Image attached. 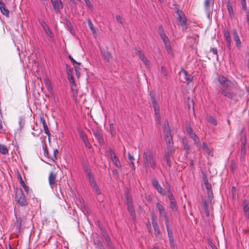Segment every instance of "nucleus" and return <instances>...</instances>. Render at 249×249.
I'll return each mask as SVG.
<instances>
[{
  "label": "nucleus",
  "instance_id": "6ab92c4d",
  "mask_svg": "<svg viewBox=\"0 0 249 249\" xmlns=\"http://www.w3.org/2000/svg\"><path fill=\"white\" fill-rule=\"evenodd\" d=\"M80 136L81 139L84 142L85 146L88 148H90L91 145L88 140L87 135L84 133L81 132L80 134Z\"/></svg>",
  "mask_w": 249,
  "mask_h": 249
},
{
  "label": "nucleus",
  "instance_id": "0e129e2a",
  "mask_svg": "<svg viewBox=\"0 0 249 249\" xmlns=\"http://www.w3.org/2000/svg\"><path fill=\"white\" fill-rule=\"evenodd\" d=\"M70 1L73 3H77L78 2H79L80 1V0H70Z\"/></svg>",
  "mask_w": 249,
  "mask_h": 249
},
{
  "label": "nucleus",
  "instance_id": "7c9ffc66",
  "mask_svg": "<svg viewBox=\"0 0 249 249\" xmlns=\"http://www.w3.org/2000/svg\"><path fill=\"white\" fill-rule=\"evenodd\" d=\"M127 209L129 212L130 215L132 217L133 219H134L135 218L136 214L135 210L133 208V205L127 206Z\"/></svg>",
  "mask_w": 249,
  "mask_h": 249
},
{
  "label": "nucleus",
  "instance_id": "6e6552de",
  "mask_svg": "<svg viewBox=\"0 0 249 249\" xmlns=\"http://www.w3.org/2000/svg\"><path fill=\"white\" fill-rule=\"evenodd\" d=\"M56 177L57 174L53 172H50L49 176V185L52 189H53L54 188L56 187Z\"/></svg>",
  "mask_w": 249,
  "mask_h": 249
},
{
  "label": "nucleus",
  "instance_id": "4c0bfd02",
  "mask_svg": "<svg viewBox=\"0 0 249 249\" xmlns=\"http://www.w3.org/2000/svg\"><path fill=\"white\" fill-rule=\"evenodd\" d=\"M180 23V25L182 27V30L183 31L186 30L188 27V24L187 23V19L182 21Z\"/></svg>",
  "mask_w": 249,
  "mask_h": 249
},
{
  "label": "nucleus",
  "instance_id": "09e8293b",
  "mask_svg": "<svg viewBox=\"0 0 249 249\" xmlns=\"http://www.w3.org/2000/svg\"><path fill=\"white\" fill-rule=\"evenodd\" d=\"M87 6H88L89 8H92V5L89 0H84Z\"/></svg>",
  "mask_w": 249,
  "mask_h": 249
},
{
  "label": "nucleus",
  "instance_id": "ddd939ff",
  "mask_svg": "<svg viewBox=\"0 0 249 249\" xmlns=\"http://www.w3.org/2000/svg\"><path fill=\"white\" fill-rule=\"evenodd\" d=\"M156 205L159 211L160 215L164 217L165 221L168 220V217L164 206L160 203H157Z\"/></svg>",
  "mask_w": 249,
  "mask_h": 249
},
{
  "label": "nucleus",
  "instance_id": "a18cd8bd",
  "mask_svg": "<svg viewBox=\"0 0 249 249\" xmlns=\"http://www.w3.org/2000/svg\"><path fill=\"white\" fill-rule=\"evenodd\" d=\"M116 20L118 22L123 24L124 22V19L120 16L117 15L116 16Z\"/></svg>",
  "mask_w": 249,
  "mask_h": 249
},
{
  "label": "nucleus",
  "instance_id": "f03ea898",
  "mask_svg": "<svg viewBox=\"0 0 249 249\" xmlns=\"http://www.w3.org/2000/svg\"><path fill=\"white\" fill-rule=\"evenodd\" d=\"M143 166L146 171L149 168L155 170L157 167L155 154L150 147L147 148L143 152Z\"/></svg>",
  "mask_w": 249,
  "mask_h": 249
},
{
  "label": "nucleus",
  "instance_id": "69168bd1",
  "mask_svg": "<svg viewBox=\"0 0 249 249\" xmlns=\"http://www.w3.org/2000/svg\"><path fill=\"white\" fill-rule=\"evenodd\" d=\"M113 173L114 175H117L118 174V171L116 169H115L113 171Z\"/></svg>",
  "mask_w": 249,
  "mask_h": 249
},
{
  "label": "nucleus",
  "instance_id": "e433bc0d",
  "mask_svg": "<svg viewBox=\"0 0 249 249\" xmlns=\"http://www.w3.org/2000/svg\"><path fill=\"white\" fill-rule=\"evenodd\" d=\"M109 132L112 136H114L116 134L115 129L114 127L113 124H110L109 125Z\"/></svg>",
  "mask_w": 249,
  "mask_h": 249
},
{
  "label": "nucleus",
  "instance_id": "a878e982",
  "mask_svg": "<svg viewBox=\"0 0 249 249\" xmlns=\"http://www.w3.org/2000/svg\"><path fill=\"white\" fill-rule=\"evenodd\" d=\"M202 148L207 152L210 156H213V152L212 149L208 147L207 143L205 142L203 143Z\"/></svg>",
  "mask_w": 249,
  "mask_h": 249
},
{
  "label": "nucleus",
  "instance_id": "9d476101",
  "mask_svg": "<svg viewBox=\"0 0 249 249\" xmlns=\"http://www.w3.org/2000/svg\"><path fill=\"white\" fill-rule=\"evenodd\" d=\"M160 38L163 40V42H164L166 50L167 52L169 53H172V49L170 45V41L168 36H167L166 35H163Z\"/></svg>",
  "mask_w": 249,
  "mask_h": 249
},
{
  "label": "nucleus",
  "instance_id": "412c9836",
  "mask_svg": "<svg viewBox=\"0 0 249 249\" xmlns=\"http://www.w3.org/2000/svg\"><path fill=\"white\" fill-rule=\"evenodd\" d=\"M243 210L245 215L249 219V202L246 200L243 202Z\"/></svg>",
  "mask_w": 249,
  "mask_h": 249
},
{
  "label": "nucleus",
  "instance_id": "aec40b11",
  "mask_svg": "<svg viewBox=\"0 0 249 249\" xmlns=\"http://www.w3.org/2000/svg\"><path fill=\"white\" fill-rule=\"evenodd\" d=\"M44 84L50 92H52L53 91V86L51 80L47 77L44 79Z\"/></svg>",
  "mask_w": 249,
  "mask_h": 249
},
{
  "label": "nucleus",
  "instance_id": "f704fd0d",
  "mask_svg": "<svg viewBox=\"0 0 249 249\" xmlns=\"http://www.w3.org/2000/svg\"><path fill=\"white\" fill-rule=\"evenodd\" d=\"M91 186L92 187V188H93V191H94V192L97 194V195H99L101 194V191L99 189V187L98 186L97 184L96 183L92 184L91 185Z\"/></svg>",
  "mask_w": 249,
  "mask_h": 249
},
{
  "label": "nucleus",
  "instance_id": "0eeeda50",
  "mask_svg": "<svg viewBox=\"0 0 249 249\" xmlns=\"http://www.w3.org/2000/svg\"><path fill=\"white\" fill-rule=\"evenodd\" d=\"M151 221L154 229V234L156 237H158L160 234V231L158 224L157 217L154 214L152 215Z\"/></svg>",
  "mask_w": 249,
  "mask_h": 249
},
{
  "label": "nucleus",
  "instance_id": "5701e85b",
  "mask_svg": "<svg viewBox=\"0 0 249 249\" xmlns=\"http://www.w3.org/2000/svg\"><path fill=\"white\" fill-rule=\"evenodd\" d=\"M138 55L139 56L140 58L143 62L144 65L146 66H148L149 65V61L147 59V58L145 57V56L143 54V53L142 52H141V51H139L138 52Z\"/></svg>",
  "mask_w": 249,
  "mask_h": 249
},
{
  "label": "nucleus",
  "instance_id": "393cba45",
  "mask_svg": "<svg viewBox=\"0 0 249 249\" xmlns=\"http://www.w3.org/2000/svg\"><path fill=\"white\" fill-rule=\"evenodd\" d=\"M41 121L42 123V124H43V128H44V130L45 131V133L49 136L50 137L51 136V133L50 132V131H49V129L48 127V126L47 125V124L46 123V121L45 120V119L42 118H41Z\"/></svg>",
  "mask_w": 249,
  "mask_h": 249
},
{
  "label": "nucleus",
  "instance_id": "bb28decb",
  "mask_svg": "<svg viewBox=\"0 0 249 249\" xmlns=\"http://www.w3.org/2000/svg\"><path fill=\"white\" fill-rule=\"evenodd\" d=\"M0 9L1 12L6 16H8L9 15V10L6 8L5 6L4 3H1L0 5Z\"/></svg>",
  "mask_w": 249,
  "mask_h": 249
},
{
  "label": "nucleus",
  "instance_id": "58836bf2",
  "mask_svg": "<svg viewBox=\"0 0 249 249\" xmlns=\"http://www.w3.org/2000/svg\"><path fill=\"white\" fill-rule=\"evenodd\" d=\"M227 9H228V11L230 16L231 17L233 16L234 13H233L232 7L231 4H229V3L228 4Z\"/></svg>",
  "mask_w": 249,
  "mask_h": 249
},
{
  "label": "nucleus",
  "instance_id": "4468645a",
  "mask_svg": "<svg viewBox=\"0 0 249 249\" xmlns=\"http://www.w3.org/2000/svg\"><path fill=\"white\" fill-rule=\"evenodd\" d=\"M93 135L95 138L98 140L100 144H103L104 139L102 133L98 129H95L93 131Z\"/></svg>",
  "mask_w": 249,
  "mask_h": 249
},
{
  "label": "nucleus",
  "instance_id": "4d7b16f0",
  "mask_svg": "<svg viewBox=\"0 0 249 249\" xmlns=\"http://www.w3.org/2000/svg\"><path fill=\"white\" fill-rule=\"evenodd\" d=\"M246 150V146H245V142L242 143L241 144V151H243L244 153L245 152Z\"/></svg>",
  "mask_w": 249,
  "mask_h": 249
},
{
  "label": "nucleus",
  "instance_id": "bf43d9fd",
  "mask_svg": "<svg viewBox=\"0 0 249 249\" xmlns=\"http://www.w3.org/2000/svg\"><path fill=\"white\" fill-rule=\"evenodd\" d=\"M169 237V241H170V244L172 246H173V244H174V239H173V235L172 236H168Z\"/></svg>",
  "mask_w": 249,
  "mask_h": 249
},
{
  "label": "nucleus",
  "instance_id": "f257e3e1",
  "mask_svg": "<svg viewBox=\"0 0 249 249\" xmlns=\"http://www.w3.org/2000/svg\"><path fill=\"white\" fill-rule=\"evenodd\" d=\"M217 79L221 87L219 92L229 99H234L236 94L231 91V89L235 86L236 82L230 80L223 75H218Z\"/></svg>",
  "mask_w": 249,
  "mask_h": 249
},
{
  "label": "nucleus",
  "instance_id": "5fc2aeb1",
  "mask_svg": "<svg viewBox=\"0 0 249 249\" xmlns=\"http://www.w3.org/2000/svg\"><path fill=\"white\" fill-rule=\"evenodd\" d=\"M182 143L184 146L188 144V142L186 138H182Z\"/></svg>",
  "mask_w": 249,
  "mask_h": 249
},
{
  "label": "nucleus",
  "instance_id": "c85d7f7f",
  "mask_svg": "<svg viewBox=\"0 0 249 249\" xmlns=\"http://www.w3.org/2000/svg\"><path fill=\"white\" fill-rule=\"evenodd\" d=\"M165 225H166V229H167V231L168 232V236L171 237V236L173 235V232H172V230L171 229V226H170V224H169V219L165 220Z\"/></svg>",
  "mask_w": 249,
  "mask_h": 249
},
{
  "label": "nucleus",
  "instance_id": "338daca9",
  "mask_svg": "<svg viewBox=\"0 0 249 249\" xmlns=\"http://www.w3.org/2000/svg\"><path fill=\"white\" fill-rule=\"evenodd\" d=\"M208 195L209 196H210V195H213V192L212 190H211V192H209V191H207Z\"/></svg>",
  "mask_w": 249,
  "mask_h": 249
},
{
  "label": "nucleus",
  "instance_id": "39448f33",
  "mask_svg": "<svg viewBox=\"0 0 249 249\" xmlns=\"http://www.w3.org/2000/svg\"><path fill=\"white\" fill-rule=\"evenodd\" d=\"M179 74L181 81L184 83H189L192 82L193 80V76L191 74H189L187 71L184 69H181L179 71Z\"/></svg>",
  "mask_w": 249,
  "mask_h": 249
},
{
  "label": "nucleus",
  "instance_id": "680f3d73",
  "mask_svg": "<svg viewBox=\"0 0 249 249\" xmlns=\"http://www.w3.org/2000/svg\"><path fill=\"white\" fill-rule=\"evenodd\" d=\"M236 190V189L235 187H232L231 192H232L233 195H234V194H235Z\"/></svg>",
  "mask_w": 249,
  "mask_h": 249
},
{
  "label": "nucleus",
  "instance_id": "774afa93",
  "mask_svg": "<svg viewBox=\"0 0 249 249\" xmlns=\"http://www.w3.org/2000/svg\"><path fill=\"white\" fill-rule=\"evenodd\" d=\"M247 92H248V93L249 94V87H248L247 89Z\"/></svg>",
  "mask_w": 249,
  "mask_h": 249
},
{
  "label": "nucleus",
  "instance_id": "79ce46f5",
  "mask_svg": "<svg viewBox=\"0 0 249 249\" xmlns=\"http://www.w3.org/2000/svg\"><path fill=\"white\" fill-rule=\"evenodd\" d=\"M126 197L127 205L128 206L133 205V201L131 196H129L128 195H127Z\"/></svg>",
  "mask_w": 249,
  "mask_h": 249
},
{
  "label": "nucleus",
  "instance_id": "13d9d810",
  "mask_svg": "<svg viewBox=\"0 0 249 249\" xmlns=\"http://www.w3.org/2000/svg\"><path fill=\"white\" fill-rule=\"evenodd\" d=\"M70 59L71 60V62L72 63H75V64H77L78 65L80 64L79 63H77L71 56H69Z\"/></svg>",
  "mask_w": 249,
  "mask_h": 249
},
{
  "label": "nucleus",
  "instance_id": "a211bd4d",
  "mask_svg": "<svg viewBox=\"0 0 249 249\" xmlns=\"http://www.w3.org/2000/svg\"><path fill=\"white\" fill-rule=\"evenodd\" d=\"M40 23L46 34L49 35L51 37H52L53 33L47 23L44 20L40 21Z\"/></svg>",
  "mask_w": 249,
  "mask_h": 249
},
{
  "label": "nucleus",
  "instance_id": "a19ab883",
  "mask_svg": "<svg viewBox=\"0 0 249 249\" xmlns=\"http://www.w3.org/2000/svg\"><path fill=\"white\" fill-rule=\"evenodd\" d=\"M170 208L173 210V211H177L178 207L177 205L176 201H172L171 202L170 204Z\"/></svg>",
  "mask_w": 249,
  "mask_h": 249
},
{
  "label": "nucleus",
  "instance_id": "f8f14e48",
  "mask_svg": "<svg viewBox=\"0 0 249 249\" xmlns=\"http://www.w3.org/2000/svg\"><path fill=\"white\" fill-rule=\"evenodd\" d=\"M109 154L114 164L115 165L116 167L121 169V165L120 161L118 157L116 155L115 153L113 151L112 149L109 150Z\"/></svg>",
  "mask_w": 249,
  "mask_h": 249
},
{
  "label": "nucleus",
  "instance_id": "473e14b6",
  "mask_svg": "<svg viewBox=\"0 0 249 249\" xmlns=\"http://www.w3.org/2000/svg\"><path fill=\"white\" fill-rule=\"evenodd\" d=\"M0 152L2 154L6 155L8 154V150L5 145L0 144Z\"/></svg>",
  "mask_w": 249,
  "mask_h": 249
},
{
  "label": "nucleus",
  "instance_id": "052dcab7",
  "mask_svg": "<svg viewBox=\"0 0 249 249\" xmlns=\"http://www.w3.org/2000/svg\"><path fill=\"white\" fill-rule=\"evenodd\" d=\"M156 119L157 120V121L159 123L160 120V113H159V116L157 115H155Z\"/></svg>",
  "mask_w": 249,
  "mask_h": 249
},
{
  "label": "nucleus",
  "instance_id": "37998d69",
  "mask_svg": "<svg viewBox=\"0 0 249 249\" xmlns=\"http://www.w3.org/2000/svg\"><path fill=\"white\" fill-rule=\"evenodd\" d=\"M158 32L160 37H161L162 35H166L164 33L163 28L161 26L159 27Z\"/></svg>",
  "mask_w": 249,
  "mask_h": 249
},
{
  "label": "nucleus",
  "instance_id": "ea45409f",
  "mask_svg": "<svg viewBox=\"0 0 249 249\" xmlns=\"http://www.w3.org/2000/svg\"><path fill=\"white\" fill-rule=\"evenodd\" d=\"M207 120H208V122L212 123L214 125H217L216 120L212 116L208 117Z\"/></svg>",
  "mask_w": 249,
  "mask_h": 249
},
{
  "label": "nucleus",
  "instance_id": "b1692460",
  "mask_svg": "<svg viewBox=\"0 0 249 249\" xmlns=\"http://www.w3.org/2000/svg\"><path fill=\"white\" fill-rule=\"evenodd\" d=\"M233 35H234V40L235 41L236 43V46L239 48L241 44V42L240 41V38L238 35V34L237 33L236 31H234L233 32Z\"/></svg>",
  "mask_w": 249,
  "mask_h": 249
},
{
  "label": "nucleus",
  "instance_id": "4be33fe9",
  "mask_svg": "<svg viewBox=\"0 0 249 249\" xmlns=\"http://www.w3.org/2000/svg\"><path fill=\"white\" fill-rule=\"evenodd\" d=\"M176 13L178 15V19L179 22H181L182 21L186 19L185 15L181 10L177 9Z\"/></svg>",
  "mask_w": 249,
  "mask_h": 249
},
{
  "label": "nucleus",
  "instance_id": "7ed1b4c3",
  "mask_svg": "<svg viewBox=\"0 0 249 249\" xmlns=\"http://www.w3.org/2000/svg\"><path fill=\"white\" fill-rule=\"evenodd\" d=\"M163 132L167 147H169V149H171V146H173V141L171 135V129L168 122L164 124L163 127Z\"/></svg>",
  "mask_w": 249,
  "mask_h": 249
},
{
  "label": "nucleus",
  "instance_id": "1a4fd4ad",
  "mask_svg": "<svg viewBox=\"0 0 249 249\" xmlns=\"http://www.w3.org/2000/svg\"><path fill=\"white\" fill-rule=\"evenodd\" d=\"M84 170L86 173L88 180L90 183V185H91L96 183L95 180L94 176L91 172V170L89 168L88 166H84Z\"/></svg>",
  "mask_w": 249,
  "mask_h": 249
},
{
  "label": "nucleus",
  "instance_id": "c756f323",
  "mask_svg": "<svg viewBox=\"0 0 249 249\" xmlns=\"http://www.w3.org/2000/svg\"><path fill=\"white\" fill-rule=\"evenodd\" d=\"M19 182H20V184H21V185L23 187V188H24V191L27 193H29V188L28 187V186H27L25 183H24V181L23 180V179H22V178L20 176V175H19Z\"/></svg>",
  "mask_w": 249,
  "mask_h": 249
},
{
  "label": "nucleus",
  "instance_id": "2f4dec72",
  "mask_svg": "<svg viewBox=\"0 0 249 249\" xmlns=\"http://www.w3.org/2000/svg\"><path fill=\"white\" fill-rule=\"evenodd\" d=\"M226 41L227 42L228 46L229 49L231 48V37L229 32H226L224 34Z\"/></svg>",
  "mask_w": 249,
  "mask_h": 249
},
{
  "label": "nucleus",
  "instance_id": "c9c22d12",
  "mask_svg": "<svg viewBox=\"0 0 249 249\" xmlns=\"http://www.w3.org/2000/svg\"><path fill=\"white\" fill-rule=\"evenodd\" d=\"M204 183L205 187L206 189H207V191L211 192V190H212V186H211V184L208 182L207 179L206 178V179H204Z\"/></svg>",
  "mask_w": 249,
  "mask_h": 249
},
{
  "label": "nucleus",
  "instance_id": "dca6fc26",
  "mask_svg": "<svg viewBox=\"0 0 249 249\" xmlns=\"http://www.w3.org/2000/svg\"><path fill=\"white\" fill-rule=\"evenodd\" d=\"M151 102L153 105V107L154 109L155 114V115H158L159 116V113H160V107L158 104L157 101H156L155 97L153 96H151Z\"/></svg>",
  "mask_w": 249,
  "mask_h": 249
},
{
  "label": "nucleus",
  "instance_id": "423d86ee",
  "mask_svg": "<svg viewBox=\"0 0 249 249\" xmlns=\"http://www.w3.org/2000/svg\"><path fill=\"white\" fill-rule=\"evenodd\" d=\"M187 133L189 134L190 137L193 140L194 144L197 147L200 149V141L199 138L197 136L196 133L193 131V129L191 126H188L186 129Z\"/></svg>",
  "mask_w": 249,
  "mask_h": 249
},
{
  "label": "nucleus",
  "instance_id": "c03bdc74",
  "mask_svg": "<svg viewBox=\"0 0 249 249\" xmlns=\"http://www.w3.org/2000/svg\"><path fill=\"white\" fill-rule=\"evenodd\" d=\"M58 153V151L57 149L53 150V156L51 158L52 160L53 161H55L57 159L56 156Z\"/></svg>",
  "mask_w": 249,
  "mask_h": 249
},
{
  "label": "nucleus",
  "instance_id": "864d4df0",
  "mask_svg": "<svg viewBox=\"0 0 249 249\" xmlns=\"http://www.w3.org/2000/svg\"><path fill=\"white\" fill-rule=\"evenodd\" d=\"M161 71H162V72L163 74L164 77L166 76L167 74V72L166 71L165 68L163 66L161 67Z\"/></svg>",
  "mask_w": 249,
  "mask_h": 249
},
{
  "label": "nucleus",
  "instance_id": "e2e57ef3",
  "mask_svg": "<svg viewBox=\"0 0 249 249\" xmlns=\"http://www.w3.org/2000/svg\"><path fill=\"white\" fill-rule=\"evenodd\" d=\"M212 52L214 54H217V50L216 49H215V48H213L212 50Z\"/></svg>",
  "mask_w": 249,
  "mask_h": 249
},
{
  "label": "nucleus",
  "instance_id": "3c124183",
  "mask_svg": "<svg viewBox=\"0 0 249 249\" xmlns=\"http://www.w3.org/2000/svg\"><path fill=\"white\" fill-rule=\"evenodd\" d=\"M168 197H169V199H170L171 202L176 201L175 199V197H174V196H173V195L172 194H170L169 196H168Z\"/></svg>",
  "mask_w": 249,
  "mask_h": 249
},
{
  "label": "nucleus",
  "instance_id": "de8ad7c7",
  "mask_svg": "<svg viewBox=\"0 0 249 249\" xmlns=\"http://www.w3.org/2000/svg\"><path fill=\"white\" fill-rule=\"evenodd\" d=\"M128 159L131 161V164L133 165V166H134V163L133 161L134 158L133 156H131L130 153H128Z\"/></svg>",
  "mask_w": 249,
  "mask_h": 249
},
{
  "label": "nucleus",
  "instance_id": "8fccbe9b",
  "mask_svg": "<svg viewBox=\"0 0 249 249\" xmlns=\"http://www.w3.org/2000/svg\"><path fill=\"white\" fill-rule=\"evenodd\" d=\"M241 3H242V8L244 10H246V9H247L246 0H241Z\"/></svg>",
  "mask_w": 249,
  "mask_h": 249
},
{
  "label": "nucleus",
  "instance_id": "6e6d98bb",
  "mask_svg": "<svg viewBox=\"0 0 249 249\" xmlns=\"http://www.w3.org/2000/svg\"><path fill=\"white\" fill-rule=\"evenodd\" d=\"M69 80L71 84L74 85V81L72 76H71L70 77H69Z\"/></svg>",
  "mask_w": 249,
  "mask_h": 249
},
{
  "label": "nucleus",
  "instance_id": "20e7f679",
  "mask_svg": "<svg viewBox=\"0 0 249 249\" xmlns=\"http://www.w3.org/2000/svg\"><path fill=\"white\" fill-rule=\"evenodd\" d=\"M15 196V200L19 205L24 206L27 205L26 196L22 190L17 191Z\"/></svg>",
  "mask_w": 249,
  "mask_h": 249
},
{
  "label": "nucleus",
  "instance_id": "603ef678",
  "mask_svg": "<svg viewBox=\"0 0 249 249\" xmlns=\"http://www.w3.org/2000/svg\"><path fill=\"white\" fill-rule=\"evenodd\" d=\"M184 148L186 151V152L187 153V154H188L190 150V146L189 144H188L187 145L184 146Z\"/></svg>",
  "mask_w": 249,
  "mask_h": 249
},
{
  "label": "nucleus",
  "instance_id": "9b49d317",
  "mask_svg": "<svg viewBox=\"0 0 249 249\" xmlns=\"http://www.w3.org/2000/svg\"><path fill=\"white\" fill-rule=\"evenodd\" d=\"M53 7L56 13L60 12V9L63 8V4L60 0H51Z\"/></svg>",
  "mask_w": 249,
  "mask_h": 249
},
{
  "label": "nucleus",
  "instance_id": "2eb2a0df",
  "mask_svg": "<svg viewBox=\"0 0 249 249\" xmlns=\"http://www.w3.org/2000/svg\"><path fill=\"white\" fill-rule=\"evenodd\" d=\"M152 185L153 187L157 190V191L162 195H164L165 193L162 188L160 186L159 182L156 179H154L152 181Z\"/></svg>",
  "mask_w": 249,
  "mask_h": 249
},
{
  "label": "nucleus",
  "instance_id": "49530a36",
  "mask_svg": "<svg viewBox=\"0 0 249 249\" xmlns=\"http://www.w3.org/2000/svg\"><path fill=\"white\" fill-rule=\"evenodd\" d=\"M210 0H205L204 2V6L206 9L208 10L210 5Z\"/></svg>",
  "mask_w": 249,
  "mask_h": 249
},
{
  "label": "nucleus",
  "instance_id": "cd10ccee",
  "mask_svg": "<svg viewBox=\"0 0 249 249\" xmlns=\"http://www.w3.org/2000/svg\"><path fill=\"white\" fill-rule=\"evenodd\" d=\"M88 25H89L90 30L91 31L93 36H96L97 30L94 27L93 23H92V22L91 21V20L90 19H88Z\"/></svg>",
  "mask_w": 249,
  "mask_h": 249
},
{
  "label": "nucleus",
  "instance_id": "72a5a7b5",
  "mask_svg": "<svg viewBox=\"0 0 249 249\" xmlns=\"http://www.w3.org/2000/svg\"><path fill=\"white\" fill-rule=\"evenodd\" d=\"M102 55L104 58L107 60V62H109L110 58H111V55L108 52H104L102 53Z\"/></svg>",
  "mask_w": 249,
  "mask_h": 249
},
{
  "label": "nucleus",
  "instance_id": "f3484780",
  "mask_svg": "<svg viewBox=\"0 0 249 249\" xmlns=\"http://www.w3.org/2000/svg\"><path fill=\"white\" fill-rule=\"evenodd\" d=\"M173 151V146H171V149L169 147H167V151L165 153L164 159L166 160L167 165L170 164V156L172 154Z\"/></svg>",
  "mask_w": 249,
  "mask_h": 249
}]
</instances>
